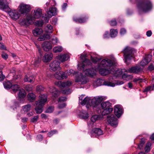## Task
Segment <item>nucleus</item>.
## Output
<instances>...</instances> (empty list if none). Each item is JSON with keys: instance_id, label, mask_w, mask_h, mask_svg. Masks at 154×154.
<instances>
[{"instance_id": "nucleus-1", "label": "nucleus", "mask_w": 154, "mask_h": 154, "mask_svg": "<svg viewBox=\"0 0 154 154\" xmlns=\"http://www.w3.org/2000/svg\"><path fill=\"white\" fill-rule=\"evenodd\" d=\"M114 62L109 59L106 58L102 60L95 69L90 68L86 69L83 72L87 76L93 77L96 75L97 71L98 70L100 73L103 76L109 74H115L116 70L114 68Z\"/></svg>"}, {"instance_id": "nucleus-2", "label": "nucleus", "mask_w": 154, "mask_h": 154, "mask_svg": "<svg viewBox=\"0 0 154 154\" xmlns=\"http://www.w3.org/2000/svg\"><path fill=\"white\" fill-rule=\"evenodd\" d=\"M39 100L35 102L36 107L35 110L38 114L41 113L43 111V106L47 101L48 97L44 94H40L39 96Z\"/></svg>"}, {"instance_id": "nucleus-3", "label": "nucleus", "mask_w": 154, "mask_h": 154, "mask_svg": "<svg viewBox=\"0 0 154 154\" xmlns=\"http://www.w3.org/2000/svg\"><path fill=\"white\" fill-rule=\"evenodd\" d=\"M123 52L125 62L126 63L127 61L130 60L132 58L134 57V55L136 52V51L134 49L128 46H127L124 49Z\"/></svg>"}, {"instance_id": "nucleus-4", "label": "nucleus", "mask_w": 154, "mask_h": 154, "mask_svg": "<svg viewBox=\"0 0 154 154\" xmlns=\"http://www.w3.org/2000/svg\"><path fill=\"white\" fill-rule=\"evenodd\" d=\"M137 6L139 8L144 12L149 11L152 8V3L149 1H143L139 3Z\"/></svg>"}, {"instance_id": "nucleus-5", "label": "nucleus", "mask_w": 154, "mask_h": 154, "mask_svg": "<svg viewBox=\"0 0 154 154\" xmlns=\"http://www.w3.org/2000/svg\"><path fill=\"white\" fill-rule=\"evenodd\" d=\"M103 99V97L100 96L95 97L92 99L89 97L88 103L87 104V107L88 108V106H90L95 107L97 106Z\"/></svg>"}, {"instance_id": "nucleus-6", "label": "nucleus", "mask_w": 154, "mask_h": 154, "mask_svg": "<svg viewBox=\"0 0 154 154\" xmlns=\"http://www.w3.org/2000/svg\"><path fill=\"white\" fill-rule=\"evenodd\" d=\"M75 75V81L76 82H78L80 84L84 85L88 82V79L85 76H84L82 73H77Z\"/></svg>"}, {"instance_id": "nucleus-7", "label": "nucleus", "mask_w": 154, "mask_h": 154, "mask_svg": "<svg viewBox=\"0 0 154 154\" xmlns=\"http://www.w3.org/2000/svg\"><path fill=\"white\" fill-rule=\"evenodd\" d=\"M86 54L82 55L80 56V58L82 60V62L81 63L78 64V66L79 69H82L84 71L85 65H89L91 63L90 61L86 58Z\"/></svg>"}, {"instance_id": "nucleus-8", "label": "nucleus", "mask_w": 154, "mask_h": 154, "mask_svg": "<svg viewBox=\"0 0 154 154\" xmlns=\"http://www.w3.org/2000/svg\"><path fill=\"white\" fill-rule=\"evenodd\" d=\"M60 64L59 62L56 60H54L50 64V69L53 71L60 70L61 69V68L60 66Z\"/></svg>"}, {"instance_id": "nucleus-9", "label": "nucleus", "mask_w": 154, "mask_h": 154, "mask_svg": "<svg viewBox=\"0 0 154 154\" xmlns=\"http://www.w3.org/2000/svg\"><path fill=\"white\" fill-rule=\"evenodd\" d=\"M19 7V11L22 14H26L29 11L30 8V6L29 5L24 4H21Z\"/></svg>"}, {"instance_id": "nucleus-10", "label": "nucleus", "mask_w": 154, "mask_h": 154, "mask_svg": "<svg viewBox=\"0 0 154 154\" xmlns=\"http://www.w3.org/2000/svg\"><path fill=\"white\" fill-rule=\"evenodd\" d=\"M107 121L111 126L116 127L118 125V122L117 119L113 115H111L110 116L107 117Z\"/></svg>"}, {"instance_id": "nucleus-11", "label": "nucleus", "mask_w": 154, "mask_h": 154, "mask_svg": "<svg viewBox=\"0 0 154 154\" xmlns=\"http://www.w3.org/2000/svg\"><path fill=\"white\" fill-rule=\"evenodd\" d=\"M35 20L32 17H28L27 19H20L19 21L20 24L23 25H26L28 24H32Z\"/></svg>"}, {"instance_id": "nucleus-12", "label": "nucleus", "mask_w": 154, "mask_h": 154, "mask_svg": "<svg viewBox=\"0 0 154 154\" xmlns=\"http://www.w3.org/2000/svg\"><path fill=\"white\" fill-rule=\"evenodd\" d=\"M49 92L51 93L53 99L57 97L60 94V92L57 88L53 87L49 88Z\"/></svg>"}, {"instance_id": "nucleus-13", "label": "nucleus", "mask_w": 154, "mask_h": 154, "mask_svg": "<svg viewBox=\"0 0 154 154\" xmlns=\"http://www.w3.org/2000/svg\"><path fill=\"white\" fill-rule=\"evenodd\" d=\"M142 69L139 66H135L131 67L126 71L130 73H135V74H139L142 72Z\"/></svg>"}, {"instance_id": "nucleus-14", "label": "nucleus", "mask_w": 154, "mask_h": 154, "mask_svg": "<svg viewBox=\"0 0 154 154\" xmlns=\"http://www.w3.org/2000/svg\"><path fill=\"white\" fill-rule=\"evenodd\" d=\"M10 2V0H0V8L3 10L8 9Z\"/></svg>"}, {"instance_id": "nucleus-15", "label": "nucleus", "mask_w": 154, "mask_h": 154, "mask_svg": "<svg viewBox=\"0 0 154 154\" xmlns=\"http://www.w3.org/2000/svg\"><path fill=\"white\" fill-rule=\"evenodd\" d=\"M42 47L44 51H48L52 49V44L50 42L45 41L42 44Z\"/></svg>"}, {"instance_id": "nucleus-16", "label": "nucleus", "mask_w": 154, "mask_h": 154, "mask_svg": "<svg viewBox=\"0 0 154 154\" xmlns=\"http://www.w3.org/2000/svg\"><path fill=\"white\" fill-rule=\"evenodd\" d=\"M55 78L58 79H62L67 78V75L64 72H60V71L56 72L54 75Z\"/></svg>"}, {"instance_id": "nucleus-17", "label": "nucleus", "mask_w": 154, "mask_h": 154, "mask_svg": "<svg viewBox=\"0 0 154 154\" xmlns=\"http://www.w3.org/2000/svg\"><path fill=\"white\" fill-rule=\"evenodd\" d=\"M56 84L60 88H66L71 86L72 85V82L69 81H66L63 82H59L56 83Z\"/></svg>"}, {"instance_id": "nucleus-18", "label": "nucleus", "mask_w": 154, "mask_h": 154, "mask_svg": "<svg viewBox=\"0 0 154 154\" xmlns=\"http://www.w3.org/2000/svg\"><path fill=\"white\" fill-rule=\"evenodd\" d=\"M53 58V54L50 52H47L45 53L43 58V61L45 62L50 61Z\"/></svg>"}, {"instance_id": "nucleus-19", "label": "nucleus", "mask_w": 154, "mask_h": 154, "mask_svg": "<svg viewBox=\"0 0 154 154\" xmlns=\"http://www.w3.org/2000/svg\"><path fill=\"white\" fill-rule=\"evenodd\" d=\"M69 58V56L68 54H64L57 56L56 57V59L61 62H63L67 60Z\"/></svg>"}, {"instance_id": "nucleus-20", "label": "nucleus", "mask_w": 154, "mask_h": 154, "mask_svg": "<svg viewBox=\"0 0 154 154\" xmlns=\"http://www.w3.org/2000/svg\"><path fill=\"white\" fill-rule=\"evenodd\" d=\"M85 95H82L79 97V101L81 104L82 105H85L88 103V101L89 100V97H86L84 98Z\"/></svg>"}, {"instance_id": "nucleus-21", "label": "nucleus", "mask_w": 154, "mask_h": 154, "mask_svg": "<svg viewBox=\"0 0 154 154\" xmlns=\"http://www.w3.org/2000/svg\"><path fill=\"white\" fill-rule=\"evenodd\" d=\"M114 113L118 118H119L120 117L122 113V110L120 106L117 105L115 106Z\"/></svg>"}, {"instance_id": "nucleus-22", "label": "nucleus", "mask_w": 154, "mask_h": 154, "mask_svg": "<svg viewBox=\"0 0 154 154\" xmlns=\"http://www.w3.org/2000/svg\"><path fill=\"white\" fill-rule=\"evenodd\" d=\"M9 14L10 16L14 20H17L19 18L20 16V14L16 10L9 11Z\"/></svg>"}, {"instance_id": "nucleus-23", "label": "nucleus", "mask_w": 154, "mask_h": 154, "mask_svg": "<svg viewBox=\"0 0 154 154\" xmlns=\"http://www.w3.org/2000/svg\"><path fill=\"white\" fill-rule=\"evenodd\" d=\"M57 13V9L55 8H49V11L47 12L48 15L49 17H51L54 16Z\"/></svg>"}, {"instance_id": "nucleus-24", "label": "nucleus", "mask_w": 154, "mask_h": 154, "mask_svg": "<svg viewBox=\"0 0 154 154\" xmlns=\"http://www.w3.org/2000/svg\"><path fill=\"white\" fill-rule=\"evenodd\" d=\"M43 33V30L41 28H37L32 31V33L34 36H37L42 35Z\"/></svg>"}, {"instance_id": "nucleus-25", "label": "nucleus", "mask_w": 154, "mask_h": 154, "mask_svg": "<svg viewBox=\"0 0 154 154\" xmlns=\"http://www.w3.org/2000/svg\"><path fill=\"white\" fill-rule=\"evenodd\" d=\"M42 15V9L38 8L37 10H35L34 13V17L35 18H39Z\"/></svg>"}, {"instance_id": "nucleus-26", "label": "nucleus", "mask_w": 154, "mask_h": 154, "mask_svg": "<svg viewBox=\"0 0 154 154\" xmlns=\"http://www.w3.org/2000/svg\"><path fill=\"white\" fill-rule=\"evenodd\" d=\"M91 134H94L97 136H99L103 134L102 131L99 128H95L93 129L91 132Z\"/></svg>"}, {"instance_id": "nucleus-27", "label": "nucleus", "mask_w": 154, "mask_h": 154, "mask_svg": "<svg viewBox=\"0 0 154 154\" xmlns=\"http://www.w3.org/2000/svg\"><path fill=\"white\" fill-rule=\"evenodd\" d=\"M34 80V77L33 75L30 76L29 75H25L23 79L25 82H28L30 83L33 82Z\"/></svg>"}, {"instance_id": "nucleus-28", "label": "nucleus", "mask_w": 154, "mask_h": 154, "mask_svg": "<svg viewBox=\"0 0 154 154\" xmlns=\"http://www.w3.org/2000/svg\"><path fill=\"white\" fill-rule=\"evenodd\" d=\"M28 100L31 102L34 101L35 99L36 96L33 93H29L27 95Z\"/></svg>"}, {"instance_id": "nucleus-29", "label": "nucleus", "mask_w": 154, "mask_h": 154, "mask_svg": "<svg viewBox=\"0 0 154 154\" xmlns=\"http://www.w3.org/2000/svg\"><path fill=\"white\" fill-rule=\"evenodd\" d=\"M101 107L103 109L110 108L111 104L109 101L103 102L101 104Z\"/></svg>"}, {"instance_id": "nucleus-30", "label": "nucleus", "mask_w": 154, "mask_h": 154, "mask_svg": "<svg viewBox=\"0 0 154 154\" xmlns=\"http://www.w3.org/2000/svg\"><path fill=\"white\" fill-rule=\"evenodd\" d=\"M50 38V35L48 34H45L38 38V40L39 41H42L46 40L49 39Z\"/></svg>"}, {"instance_id": "nucleus-31", "label": "nucleus", "mask_w": 154, "mask_h": 154, "mask_svg": "<svg viewBox=\"0 0 154 154\" xmlns=\"http://www.w3.org/2000/svg\"><path fill=\"white\" fill-rule=\"evenodd\" d=\"M104 110L102 111V114L103 116H105L110 114L113 111L112 108H108L104 109Z\"/></svg>"}, {"instance_id": "nucleus-32", "label": "nucleus", "mask_w": 154, "mask_h": 154, "mask_svg": "<svg viewBox=\"0 0 154 154\" xmlns=\"http://www.w3.org/2000/svg\"><path fill=\"white\" fill-rule=\"evenodd\" d=\"M26 96V93L25 90L23 89H20L18 93V98H23L25 97Z\"/></svg>"}, {"instance_id": "nucleus-33", "label": "nucleus", "mask_w": 154, "mask_h": 154, "mask_svg": "<svg viewBox=\"0 0 154 154\" xmlns=\"http://www.w3.org/2000/svg\"><path fill=\"white\" fill-rule=\"evenodd\" d=\"M73 20L76 23H82L85 22L86 21V19L85 18H78L76 17H74L73 18Z\"/></svg>"}, {"instance_id": "nucleus-34", "label": "nucleus", "mask_w": 154, "mask_h": 154, "mask_svg": "<svg viewBox=\"0 0 154 154\" xmlns=\"http://www.w3.org/2000/svg\"><path fill=\"white\" fill-rule=\"evenodd\" d=\"M80 116L83 119H86L88 117V114L85 111H83L80 115Z\"/></svg>"}, {"instance_id": "nucleus-35", "label": "nucleus", "mask_w": 154, "mask_h": 154, "mask_svg": "<svg viewBox=\"0 0 154 154\" xmlns=\"http://www.w3.org/2000/svg\"><path fill=\"white\" fill-rule=\"evenodd\" d=\"M45 32L47 33H51L53 31L52 26L50 25H48L45 29Z\"/></svg>"}, {"instance_id": "nucleus-36", "label": "nucleus", "mask_w": 154, "mask_h": 154, "mask_svg": "<svg viewBox=\"0 0 154 154\" xmlns=\"http://www.w3.org/2000/svg\"><path fill=\"white\" fill-rule=\"evenodd\" d=\"M3 85L4 88L7 89H9L11 88L12 86L11 83L9 81L5 82H3Z\"/></svg>"}, {"instance_id": "nucleus-37", "label": "nucleus", "mask_w": 154, "mask_h": 154, "mask_svg": "<svg viewBox=\"0 0 154 154\" xmlns=\"http://www.w3.org/2000/svg\"><path fill=\"white\" fill-rule=\"evenodd\" d=\"M110 36L112 38L115 37L118 33V31L117 29H111L110 30Z\"/></svg>"}, {"instance_id": "nucleus-38", "label": "nucleus", "mask_w": 154, "mask_h": 154, "mask_svg": "<svg viewBox=\"0 0 154 154\" xmlns=\"http://www.w3.org/2000/svg\"><path fill=\"white\" fill-rule=\"evenodd\" d=\"M133 77L131 75H128L127 74H124L122 76V78L124 80H128L131 79Z\"/></svg>"}, {"instance_id": "nucleus-39", "label": "nucleus", "mask_w": 154, "mask_h": 154, "mask_svg": "<svg viewBox=\"0 0 154 154\" xmlns=\"http://www.w3.org/2000/svg\"><path fill=\"white\" fill-rule=\"evenodd\" d=\"M63 48L61 46L55 47L53 48V50L54 53L60 52L62 51Z\"/></svg>"}, {"instance_id": "nucleus-40", "label": "nucleus", "mask_w": 154, "mask_h": 154, "mask_svg": "<svg viewBox=\"0 0 154 154\" xmlns=\"http://www.w3.org/2000/svg\"><path fill=\"white\" fill-rule=\"evenodd\" d=\"M31 108V105L30 104H28L23 106V109L25 112H27L29 111Z\"/></svg>"}, {"instance_id": "nucleus-41", "label": "nucleus", "mask_w": 154, "mask_h": 154, "mask_svg": "<svg viewBox=\"0 0 154 154\" xmlns=\"http://www.w3.org/2000/svg\"><path fill=\"white\" fill-rule=\"evenodd\" d=\"M151 146V143L149 142L147 143L145 148V150L146 152H148L150 151Z\"/></svg>"}, {"instance_id": "nucleus-42", "label": "nucleus", "mask_w": 154, "mask_h": 154, "mask_svg": "<svg viewBox=\"0 0 154 154\" xmlns=\"http://www.w3.org/2000/svg\"><path fill=\"white\" fill-rule=\"evenodd\" d=\"M103 84L105 85L109 86L111 87H114L115 86V84L113 83L110 82L108 81H104Z\"/></svg>"}, {"instance_id": "nucleus-43", "label": "nucleus", "mask_w": 154, "mask_h": 154, "mask_svg": "<svg viewBox=\"0 0 154 154\" xmlns=\"http://www.w3.org/2000/svg\"><path fill=\"white\" fill-rule=\"evenodd\" d=\"M152 55L150 54H148L145 55L144 58V59H145L146 61L148 63L152 59Z\"/></svg>"}, {"instance_id": "nucleus-44", "label": "nucleus", "mask_w": 154, "mask_h": 154, "mask_svg": "<svg viewBox=\"0 0 154 154\" xmlns=\"http://www.w3.org/2000/svg\"><path fill=\"white\" fill-rule=\"evenodd\" d=\"M20 88L19 86L17 84L14 85L12 86L11 88L13 91L14 92H16L18 91Z\"/></svg>"}, {"instance_id": "nucleus-45", "label": "nucleus", "mask_w": 154, "mask_h": 154, "mask_svg": "<svg viewBox=\"0 0 154 154\" xmlns=\"http://www.w3.org/2000/svg\"><path fill=\"white\" fill-rule=\"evenodd\" d=\"M98 116L96 115H94L92 116L91 118V122L92 123L98 120Z\"/></svg>"}, {"instance_id": "nucleus-46", "label": "nucleus", "mask_w": 154, "mask_h": 154, "mask_svg": "<svg viewBox=\"0 0 154 154\" xmlns=\"http://www.w3.org/2000/svg\"><path fill=\"white\" fill-rule=\"evenodd\" d=\"M43 22L42 20H39L36 21L35 22V25L36 26H42L43 24Z\"/></svg>"}, {"instance_id": "nucleus-47", "label": "nucleus", "mask_w": 154, "mask_h": 154, "mask_svg": "<svg viewBox=\"0 0 154 154\" xmlns=\"http://www.w3.org/2000/svg\"><path fill=\"white\" fill-rule=\"evenodd\" d=\"M91 58L92 61L94 63H96L100 60V58H97V57H93L92 56H91Z\"/></svg>"}, {"instance_id": "nucleus-48", "label": "nucleus", "mask_w": 154, "mask_h": 154, "mask_svg": "<svg viewBox=\"0 0 154 154\" xmlns=\"http://www.w3.org/2000/svg\"><path fill=\"white\" fill-rule=\"evenodd\" d=\"M44 88L41 85L37 86L36 87V91L38 92H40L44 90Z\"/></svg>"}, {"instance_id": "nucleus-49", "label": "nucleus", "mask_w": 154, "mask_h": 154, "mask_svg": "<svg viewBox=\"0 0 154 154\" xmlns=\"http://www.w3.org/2000/svg\"><path fill=\"white\" fill-rule=\"evenodd\" d=\"M154 90V85L152 86H148L145 88L143 92H147L150 90Z\"/></svg>"}, {"instance_id": "nucleus-50", "label": "nucleus", "mask_w": 154, "mask_h": 154, "mask_svg": "<svg viewBox=\"0 0 154 154\" xmlns=\"http://www.w3.org/2000/svg\"><path fill=\"white\" fill-rule=\"evenodd\" d=\"M103 81L100 79H97L94 82V84H95L97 86H100L102 85V82Z\"/></svg>"}, {"instance_id": "nucleus-51", "label": "nucleus", "mask_w": 154, "mask_h": 154, "mask_svg": "<svg viewBox=\"0 0 154 154\" xmlns=\"http://www.w3.org/2000/svg\"><path fill=\"white\" fill-rule=\"evenodd\" d=\"M54 109V107L52 106H49L48 109L46 110L45 112L46 113H50L52 112Z\"/></svg>"}, {"instance_id": "nucleus-52", "label": "nucleus", "mask_w": 154, "mask_h": 154, "mask_svg": "<svg viewBox=\"0 0 154 154\" xmlns=\"http://www.w3.org/2000/svg\"><path fill=\"white\" fill-rule=\"evenodd\" d=\"M61 92L62 94H69L71 93L70 90L69 89L63 90Z\"/></svg>"}, {"instance_id": "nucleus-53", "label": "nucleus", "mask_w": 154, "mask_h": 154, "mask_svg": "<svg viewBox=\"0 0 154 154\" xmlns=\"http://www.w3.org/2000/svg\"><path fill=\"white\" fill-rule=\"evenodd\" d=\"M57 132V131L56 130H53L51 132H49L48 135L49 137H51L54 134L56 133Z\"/></svg>"}, {"instance_id": "nucleus-54", "label": "nucleus", "mask_w": 154, "mask_h": 154, "mask_svg": "<svg viewBox=\"0 0 154 154\" xmlns=\"http://www.w3.org/2000/svg\"><path fill=\"white\" fill-rule=\"evenodd\" d=\"M51 40L52 41V44L53 45H55L58 43V40L56 37H54Z\"/></svg>"}, {"instance_id": "nucleus-55", "label": "nucleus", "mask_w": 154, "mask_h": 154, "mask_svg": "<svg viewBox=\"0 0 154 154\" xmlns=\"http://www.w3.org/2000/svg\"><path fill=\"white\" fill-rule=\"evenodd\" d=\"M40 61L41 60L39 59H38L35 60H34V61L33 63L35 66H37V64L40 63Z\"/></svg>"}, {"instance_id": "nucleus-56", "label": "nucleus", "mask_w": 154, "mask_h": 154, "mask_svg": "<svg viewBox=\"0 0 154 154\" xmlns=\"http://www.w3.org/2000/svg\"><path fill=\"white\" fill-rule=\"evenodd\" d=\"M145 61V60L144 59L140 63V64L141 66H144L148 64Z\"/></svg>"}, {"instance_id": "nucleus-57", "label": "nucleus", "mask_w": 154, "mask_h": 154, "mask_svg": "<svg viewBox=\"0 0 154 154\" xmlns=\"http://www.w3.org/2000/svg\"><path fill=\"white\" fill-rule=\"evenodd\" d=\"M38 116L37 115L35 116L32 119L31 122H36L38 120Z\"/></svg>"}, {"instance_id": "nucleus-58", "label": "nucleus", "mask_w": 154, "mask_h": 154, "mask_svg": "<svg viewBox=\"0 0 154 154\" xmlns=\"http://www.w3.org/2000/svg\"><path fill=\"white\" fill-rule=\"evenodd\" d=\"M26 89L28 91H30L32 90V86L31 85H27L26 87Z\"/></svg>"}, {"instance_id": "nucleus-59", "label": "nucleus", "mask_w": 154, "mask_h": 154, "mask_svg": "<svg viewBox=\"0 0 154 154\" xmlns=\"http://www.w3.org/2000/svg\"><path fill=\"white\" fill-rule=\"evenodd\" d=\"M2 56L5 60H6L8 58V55L4 52H3L2 54Z\"/></svg>"}, {"instance_id": "nucleus-60", "label": "nucleus", "mask_w": 154, "mask_h": 154, "mask_svg": "<svg viewBox=\"0 0 154 154\" xmlns=\"http://www.w3.org/2000/svg\"><path fill=\"white\" fill-rule=\"evenodd\" d=\"M66 106L65 103H63L59 104L58 106V107L60 109H62L65 107Z\"/></svg>"}, {"instance_id": "nucleus-61", "label": "nucleus", "mask_w": 154, "mask_h": 154, "mask_svg": "<svg viewBox=\"0 0 154 154\" xmlns=\"http://www.w3.org/2000/svg\"><path fill=\"white\" fill-rule=\"evenodd\" d=\"M142 80V79L140 78L139 77H137V78L134 79L133 80V81L134 82H141Z\"/></svg>"}, {"instance_id": "nucleus-62", "label": "nucleus", "mask_w": 154, "mask_h": 154, "mask_svg": "<svg viewBox=\"0 0 154 154\" xmlns=\"http://www.w3.org/2000/svg\"><path fill=\"white\" fill-rule=\"evenodd\" d=\"M110 23L111 26H114L116 25L117 22L115 20H113L110 22Z\"/></svg>"}, {"instance_id": "nucleus-63", "label": "nucleus", "mask_w": 154, "mask_h": 154, "mask_svg": "<svg viewBox=\"0 0 154 154\" xmlns=\"http://www.w3.org/2000/svg\"><path fill=\"white\" fill-rule=\"evenodd\" d=\"M66 98L65 97H60L59 98L58 101L59 102L65 101L66 100Z\"/></svg>"}, {"instance_id": "nucleus-64", "label": "nucleus", "mask_w": 154, "mask_h": 154, "mask_svg": "<svg viewBox=\"0 0 154 154\" xmlns=\"http://www.w3.org/2000/svg\"><path fill=\"white\" fill-rule=\"evenodd\" d=\"M145 141L141 140L139 145L138 146L139 148L141 149Z\"/></svg>"}]
</instances>
